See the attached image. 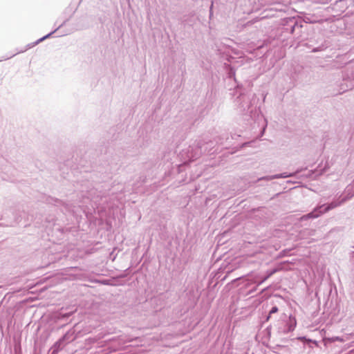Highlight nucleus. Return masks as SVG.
I'll return each instance as SVG.
<instances>
[{
	"label": "nucleus",
	"instance_id": "1",
	"mask_svg": "<svg viewBox=\"0 0 354 354\" xmlns=\"http://www.w3.org/2000/svg\"><path fill=\"white\" fill-rule=\"evenodd\" d=\"M346 193L347 196L342 198L341 200L335 201L328 205L324 204L315 207L311 212L301 216L300 218L301 221H304L310 218H316L322 214L326 213L329 210L341 205L348 199L353 197L354 196V178L353 182L346 187Z\"/></svg>",
	"mask_w": 354,
	"mask_h": 354
},
{
	"label": "nucleus",
	"instance_id": "9",
	"mask_svg": "<svg viewBox=\"0 0 354 354\" xmlns=\"http://www.w3.org/2000/svg\"><path fill=\"white\" fill-rule=\"evenodd\" d=\"M16 222H17V223H19V222H20V221H19L18 219H17V220H16Z\"/></svg>",
	"mask_w": 354,
	"mask_h": 354
},
{
	"label": "nucleus",
	"instance_id": "6",
	"mask_svg": "<svg viewBox=\"0 0 354 354\" xmlns=\"http://www.w3.org/2000/svg\"><path fill=\"white\" fill-rule=\"evenodd\" d=\"M275 270H273L270 272L267 276L263 277L262 280L258 283V286L261 285L262 283H263L265 281H266L273 273H274Z\"/></svg>",
	"mask_w": 354,
	"mask_h": 354
},
{
	"label": "nucleus",
	"instance_id": "4",
	"mask_svg": "<svg viewBox=\"0 0 354 354\" xmlns=\"http://www.w3.org/2000/svg\"><path fill=\"white\" fill-rule=\"evenodd\" d=\"M66 346L64 343H63L59 339L57 340L54 345L53 346V353H58L59 351L62 350L63 348Z\"/></svg>",
	"mask_w": 354,
	"mask_h": 354
},
{
	"label": "nucleus",
	"instance_id": "3",
	"mask_svg": "<svg viewBox=\"0 0 354 354\" xmlns=\"http://www.w3.org/2000/svg\"><path fill=\"white\" fill-rule=\"evenodd\" d=\"M296 326V319L294 317H290L289 322L286 324L285 328L283 330L282 333H288L289 332L292 331Z\"/></svg>",
	"mask_w": 354,
	"mask_h": 354
},
{
	"label": "nucleus",
	"instance_id": "7",
	"mask_svg": "<svg viewBox=\"0 0 354 354\" xmlns=\"http://www.w3.org/2000/svg\"><path fill=\"white\" fill-rule=\"evenodd\" d=\"M351 259L354 261V250L351 253Z\"/></svg>",
	"mask_w": 354,
	"mask_h": 354
},
{
	"label": "nucleus",
	"instance_id": "8",
	"mask_svg": "<svg viewBox=\"0 0 354 354\" xmlns=\"http://www.w3.org/2000/svg\"><path fill=\"white\" fill-rule=\"evenodd\" d=\"M102 283H103V284H108V283L106 282V280L103 281L102 282Z\"/></svg>",
	"mask_w": 354,
	"mask_h": 354
},
{
	"label": "nucleus",
	"instance_id": "5",
	"mask_svg": "<svg viewBox=\"0 0 354 354\" xmlns=\"http://www.w3.org/2000/svg\"><path fill=\"white\" fill-rule=\"evenodd\" d=\"M278 310H278V308H277V306H273V307L271 308V310H270V313H269V315L267 317V319H267V320H268V319H269V318H270V315L277 313V312H278Z\"/></svg>",
	"mask_w": 354,
	"mask_h": 354
},
{
	"label": "nucleus",
	"instance_id": "10",
	"mask_svg": "<svg viewBox=\"0 0 354 354\" xmlns=\"http://www.w3.org/2000/svg\"><path fill=\"white\" fill-rule=\"evenodd\" d=\"M285 177H286V178H288V177H290V176H286Z\"/></svg>",
	"mask_w": 354,
	"mask_h": 354
},
{
	"label": "nucleus",
	"instance_id": "2",
	"mask_svg": "<svg viewBox=\"0 0 354 354\" xmlns=\"http://www.w3.org/2000/svg\"><path fill=\"white\" fill-rule=\"evenodd\" d=\"M75 339V332L73 330H69L66 334L60 338L61 341L66 345Z\"/></svg>",
	"mask_w": 354,
	"mask_h": 354
}]
</instances>
